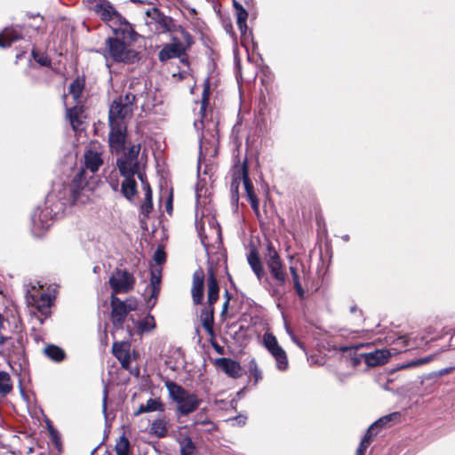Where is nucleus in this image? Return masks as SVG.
Listing matches in <instances>:
<instances>
[{"label":"nucleus","instance_id":"obj_55","mask_svg":"<svg viewBox=\"0 0 455 455\" xmlns=\"http://www.w3.org/2000/svg\"><path fill=\"white\" fill-rule=\"evenodd\" d=\"M269 292H270V294H271L272 296H275V295H277V294H278V291H277V289H276V288H272V289L269 291Z\"/></svg>","mask_w":455,"mask_h":455},{"label":"nucleus","instance_id":"obj_26","mask_svg":"<svg viewBox=\"0 0 455 455\" xmlns=\"http://www.w3.org/2000/svg\"><path fill=\"white\" fill-rule=\"evenodd\" d=\"M134 176L135 175L123 176L124 180L121 185V191L123 196L128 200H132L137 193V182Z\"/></svg>","mask_w":455,"mask_h":455},{"label":"nucleus","instance_id":"obj_22","mask_svg":"<svg viewBox=\"0 0 455 455\" xmlns=\"http://www.w3.org/2000/svg\"><path fill=\"white\" fill-rule=\"evenodd\" d=\"M210 77L205 78L204 82V90L202 93V100H201V108H200V115L201 118L204 117L205 114L206 108L209 104V98H210ZM194 126L197 131H200L204 127V122L203 119L195 120Z\"/></svg>","mask_w":455,"mask_h":455},{"label":"nucleus","instance_id":"obj_31","mask_svg":"<svg viewBox=\"0 0 455 455\" xmlns=\"http://www.w3.org/2000/svg\"><path fill=\"white\" fill-rule=\"evenodd\" d=\"M234 7L236 11V23L237 27L240 29L241 33H245L247 29L246 20L248 18V13L246 10L238 2H234Z\"/></svg>","mask_w":455,"mask_h":455},{"label":"nucleus","instance_id":"obj_53","mask_svg":"<svg viewBox=\"0 0 455 455\" xmlns=\"http://www.w3.org/2000/svg\"><path fill=\"white\" fill-rule=\"evenodd\" d=\"M285 330H286V332L288 333V335L290 336V338L291 339V335H294V333L292 332V331L290 329V327L285 323Z\"/></svg>","mask_w":455,"mask_h":455},{"label":"nucleus","instance_id":"obj_16","mask_svg":"<svg viewBox=\"0 0 455 455\" xmlns=\"http://www.w3.org/2000/svg\"><path fill=\"white\" fill-rule=\"evenodd\" d=\"M247 262L259 283H267L270 284L269 279L266 276L263 263L255 249L251 250L247 254Z\"/></svg>","mask_w":455,"mask_h":455},{"label":"nucleus","instance_id":"obj_13","mask_svg":"<svg viewBox=\"0 0 455 455\" xmlns=\"http://www.w3.org/2000/svg\"><path fill=\"white\" fill-rule=\"evenodd\" d=\"M135 279L131 273L125 269L116 268L109 278V285L112 294L127 293L133 289Z\"/></svg>","mask_w":455,"mask_h":455},{"label":"nucleus","instance_id":"obj_29","mask_svg":"<svg viewBox=\"0 0 455 455\" xmlns=\"http://www.w3.org/2000/svg\"><path fill=\"white\" fill-rule=\"evenodd\" d=\"M44 354L46 357L55 363H60L65 358L64 350L55 345H47L44 348Z\"/></svg>","mask_w":455,"mask_h":455},{"label":"nucleus","instance_id":"obj_38","mask_svg":"<svg viewBox=\"0 0 455 455\" xmlns=\"http://www.w3.org/2000/svg\"><path fill=\"white\" fill-rule=\"evenodd\" d=\"M400 418L399 412H393L386 415L373 423L377 428L387 427L391 421L397 420Z\"/></svg>","mask_w":455,"mask_h":455},{"label":"nucleus","instance_id":"obj_39","mask_svg":"<svg viewBox=\"0 0 455 455\" xmlns=\"http://www.w3.org/2000/svg\"><path fill=\"white\" fill-rule=\"evenodd\" d=\"M116 455H129L130 452V443L129 441L122 436L119 441L116 443Z\"/></svg>","mask_w":455,"mask_h":455},{"label":"nucleus","instance_id":"obj_15","mask_svg":"<svg viewBox=\"0 0 455 455\" xmlns=\"http://www.w3.org/2000/svg\"><path fill=\"white\" fill-rule=\"evenodd\" d=\"M109 146L116 153L125 148L126 124L109 123Z\"/></svg>","mask_w":455,"mask_h":455},{"label":"nucleus","instance_id":"obj_33","mask_svg":"<svg viewBox=\"0 0 455 455\" xmlns=\"http://www.w3.org/2000/svg\"><path fill=\"white\" fill-rule=\"evenodd\" d=\"M180 450V455H196V447L191 437L186 436L178 441Z\"/></svg>","mask_w":455,"mask_h":455},{"label":"nucleus","instance_id":"obj_10","mask_svg":"<svg viewBox=\"0 0 455 455\" xmlns=\"http://www.w3.org/2000/svg\"><path fill=\"white\" fill-rule=\"evenodd\" d=\"M104 161L102 158V152L99 146L93 144L91 145L84 152V169H81L75 176L74 178L80 172H84V178L85 180L90 183L92 186V191L90 193V196L92 195L93 189H94V184L93 181H90L87 178V171H90L92 174L97 172L99 169L102 166Z\"/></svg>","mask_w":455,"mask_h":455},{"label":"nucleus","instance_id":"obj_35","mask_svg":"<svg viewBox=\"0 0 455 455\" xmlns=\"http://www.w3.org/2000/svg\"><path fill=\"white\" fill-rule=\"evenodd\" d=\"M138 328L141 332H148L156 328V321L153 315H148L138 323Z\"/></svg>","mask_w":455,"mask_h":455},{"label":"nucleus","instance_id":"obj_2","mask_svg":"<svg viewBox=\"0 0 455 455\" xmlns=\"http://www.w3.org/2000/svg\"><path fill=\"white\" fill-rule=\"evenodd\" d=\"M164 385L170 398L177 403V411L180 415L188 416L200 406L202 400L196 394L188 392L172 380H166Z\"/></svg>","mask_w":455,"mask_h":455},{"label":"nucleus","instance_id":"obj_27","mask_svg":"<svg viewBox=\"0 0 455 455\" xmlns=\"http://www.w3.org/2000/svg\"><path fill=\"white\" fill-rule=\"evenodd\" d=\"M151 279L149 287L151 289L150 298L156 299L159 291H160V283H161V276H162V268L161 267H151Z\"/></svg>","mask_w":455,"mask_h":455},{"label":"nucleus","instance_id":"obj_23","mask_svg":"<svg viewBox=\"0 0 455 455\" xmlns=\"http://www.w3.org/2000/svg\"><path fill=\"white\" fill-rule=\"evenodd\" d=\"M21 37V29L20 28H6L2 34H0V47H8L12 43Z\"/></svg>","mask_w":455,"mask_h":455},{"label":"nucleus","instance_id":"obj_20","mask_svg":"<svg viewBox=\"0 0 455 455\" xmlns=\"http://www.w3.org/2000/svg\"><path fill=\"white\" fill-rule=\"evenodd\" d=\"M390 356L391 353L388 349H376L363 355L365 363L371 367L386 363Z\"/></svg>","mask_w":455,"mask_h":455},{"label":"nucleus","instance_id":"obj_8","mask_svg":"<svg viewBox=\"0 0 455 455\" xmlns=\"http://www.w3.org/2000/svg\"><path fill=\"white\" fill-rule=\"evenodd\" d=\"M108 54L116 62L134 63L138 60V52L130 49L118 37H108L106 41Z\"/></svg>","mask_w":455,"mask_h":455},{"label":"nucleus","instance_id":"obj_36","mask_svg":"<svg viewBox=\"0 0 455 455\" xmlns=\"http://www.w3.org/2000/svg\"><path fill=\"white\" fill-rule=\"evenodd\" d=\"M84 89V82L79 78L73 81L69 86V93L76 101H78Z\"/></svg>","mask_w":455,"mask_h":455},{"label":"nucleus","instance_id":"obj_43","mask_svg":"<svg viewBox=\"0 0 455 455\" xmlns=\"http://www.w3.org/2000/svg\"><path fill=\"white\" fill-rule=\"evenodd\" d=\"M154 260L158 265L157 267H160L161 264H163L165 261L166 256L165 252L158 248L155 252L153 256Z\"/></svg>","mask_w":455,"mask_h":455},{"label":"nucleus","instance_id":"obj_57","mask_svg":"<svg viewBox=\"0 0 455 455\" xmlns=\"http://www.w3.org/2000/svg\"><path fill=\"white\" fill-rule=\"evenodd\" d=\"M225 296H226V299H227L228 298H229V299H230V295H229V293H228V291H226Z\"/></svg>","mask_w":455,"mask_h":455},{"label":"nucleus","instance_id":"obj_51","mask_svg":"<svg viewBox=\"0 0 455 455\" xmlns=\"http://www.w3.org/2000/svg\"><path fill=\"white\" fill-rule=\"evenodd\" d=\"M8 339H9V337L4 335V332H1V334H0V346H3Z\"/></svg>","mask_w":455,"mask_h":455},{"label":"nucleus","instance_id":"obj_7","mask_svg":"<svg viewBox=\"0 0 455 455\" xmlns=\"http://www.w3.org/2000/svg\"><path fill=\"white\" fill-rule=\"evenodd\" d=\"M265 261L267 267L272 278L276 282V284L278 286H283L287 280L285 267L279 253L271 243H268L267 246Z\"/></svg>","mask_w":455,"mask_h":455},{"label":"nucleus","instance_id":"obj_3","mask_svg":"<svg viewBox=\"0 0 455 455\" xmlns=\"http://www.w3.org/2000/svg\"><path fill=\"white\" fill-rule=\"evenodd\" d=\"M93 10L103 20H116L119 22L120 27L115 29L117 36L121 34L123 39L131 41L136 39L137 34L132 25L116 10L108 0H97Z\"/></svg>","mask_w":455,"mask_h":455},{"label":"nucleus","instance_id":"obj_46","mask_svg":"<svg viewBox=\"0 0 455 455\" xmlns=\"http://www.w3.org/2000/svg\"><path fill=\"white\" fill-rule=\"evenodd\" d=\"M142 186L145 190V201H152V190L146 180V176L144 177V183H142Z\"/></svg>","mask_w":455,"mask_h":455},{"label":"nucleus","instance_id":"obj_28","mask_svg":"<svg viewBox=\"0 0 455 455\" xmlns=\"http://www.w3.org/2000/svg\"><path fill=\"white\" fill-rule=\"evenodd\" d=\"M243 186L246 192V196L248 201L250 202V204L252 208V210L255 212H259V200L254 193L253 190V185L251 181L250 180L249 174H248V165L246 164V179H243Z\"/></svg>","mask_w":455,"mask_h":455},{"label":"nucleus","instance_id":"obj_9","mask_svg":"<svg viewBox=\"0 0 455 455\" xmlns=\"http://www.w3.org/2000/svg\"><path fill=\"white\" fill-rule=\"evenodd\" d=\"M138 303L135 299L129 298L123 301L114 294L111 295V320L115 328H123V324L129 312L137 309Z\"/></svg>","mask_w":455,"mask_h":455},{"label":"nucleus","instance_id":"obj_40","mask_svg":"<svg viewBox=\"0 0 455 455\" xmlns=\"http://www.w3.org/2000/svg\"><path fill=\"white\" fill-rule=\"evenodd\" d=\"M249 370L251 374L253 376L255 382L257 383L262 378L261 371L259 369L255 359H251L249 362Z\"/></svg>","mask_w":455,"mask_h":455},{"label":"nucleus","instance_id":"obj_58","mask_svg":"<svg viewBox=\"0 0 455 455\" xmlns=\"http://www.w3.org/2000/svg\"><path fill=\"white\" fill-rule=\"evenodd\" d=\"M350 310H351V312H354V311H355V307H352Z\"/></svg>","mask_w":455,"mask_h":455},{"label":"nucleus","instance_id":"obj_1","mask_svg":"<svg viewBox=\"0 0 455 455\" xmlns=\"http://www.w3.org/2000/svg\"><path fill=\"white\" fill-rule=\"evenodd\" d=\"M53 190L46 196L45 206L37 207L31 216V231L36 236H41L51 227L53 219L62 214L68 206L76 203L84 204L90 198L92 186L85 180L84 172H80L68 185H63L57 192Z\"/></svg>","mask_w":455,"mask_h":455},{"label":"nucleus","instance_id":"obj_41","mask_svg":"<svg viewBox=\"0 0 455 455\" xmlns=\"http://www.w3.org/2000/svg\"><path fill=\"white\" fill-rule=\"evenodd\" d=\"M33 57L36 62H38L41 66L48 67L51 64V60L44 53H38L35 51L32 52Z\"/></svg>","mask_w":455,"mask_h":455},{"label":"nucleus","instance_id":"obj_30","mask_svg":"<svg viewBox=\"0 0 455 455\" xmlns=\"http://www.w3.org/2000/svg\"><path fill=\"white\" fill-rule=\"evenodd\" d=\"M82 113L83 108L77 105L67 109V117L74 130H77L79 125L82 124Z\"/></svg>","mask_w":455,"mask_h":455},{"label":"nucleus","instance_id":"obj_45","mask_svg":"<svg viewBox=\"0 0 455 455\" xmlns=\"http://www.w3.org/2000/svg\"><path fill=\"white\" fill-rule=\"evenodd\" d=\"M153 210V203L152 201H144V203L140 206V212L145 216H148Z\"/></svg>","mask_w":455,"mask_h":455},{"label":"nucleus","instance_id":"obj_17","mask_svg":"<svg viewBox=\"0 0 455 455\" xmlns=\"http://www.w3.org/2000/svg\"><path fill=\"white\" fill-rule=\"evenodd\" d=\"M204 288V273L199 268L193 275V284L191 289L193 301L199 305L203 301Z\"/></svg>","mask_w":455,"mask_h":455},{"label":"nucleus","instance_id":"obj_49","mask_svg":"<svg viewBox=\"0 0 455 455\" xmlns=\"http://www.w3.org/2000/svg\"><path fill=\"white\" fill-rule=\"evenodd\" d=\"M291 341L296 344L300 349L303 351H306L305 346L302 342L299 341V339L295 336L291 335Z\"/></svg>","mask_w":455,"mask_h":455},{"label":"nucleus","instance_id":"obj_50","mask_svg":"<svg viewBox=\"0 0 455 455\" xmlns=\"http://www.w3.org/2000/svg\"><path fill=\"white\" fill-rule=\"evenodd\" d=\"M107 399H108V390L105 388L104 395H103V411L106 412L107 410Z\"/></svg>","mask_w":455,"mask_h":455},{"label":"nucleus","instance_id":"obj_6","mask_svg":"<svg viewBox=\"0 0 455 455\" xmlns=\"http://www.w3.org/2000/svg\"><path fill=\"white\" fill-rule=\"evenodd\" d=\"M135 99L132 92L116 98L109 107L108 122L126 124V119L132 116L134 110Z\"/></svg>","mask_w":455,"mask_h":455},{"label":"nucleus","instance_id":"obj_11","mask_svg":"<svg viewBox=\"0 0 455 455\" xmlns=\"http://www.w3.org/2000/svg\"><path fill=\"white\" fill-rule=\"evenodd\" d=\"M53 299V295L44 292L35 286H33L31 290H28L26 294V300L28 305L34 307L39 313L46 317L50 315V307Z\"/></svg>","mask_w":455,"mask_h":455},{"label":"nucleus","instance_id":"obj_19","mask_svg":"<svg viewBox=\"0 0 455 455\" xmlns=\"http://www.w3.org/2000/svg\"><path fill=\"white\" fill-rule=\"evenodd\" d=\"M185 52L183 44L177 41L172 44H165L158 53V58L161 61L180 57Z\"/></svg>","mask_w":455,"mask_h":455},{"label":"nucleus","instance_id":"obj_12","mask_svg":"<svg viewBox=\"0 0 455 455\" xmlns=\"http://www.w3.org/2000/svg\"><path fill=\"white\" fill-rule=\"evenodd\" d=\"M263 345L275 361L276 368L279 371H286L289 366L286 352L278 344L275 336L271 332L263 335Z\"/></svg>","mask_w":455,"mask_h":455},{"label":"nucleus","instance_id":"obj_14","mask_svg":"<svg viewBox=\"0 0 455 455\" xmlns=\"http://www.w3.org/2000/svg\"><path fill=\"white\" fill-rule=\"evenodd\" d=\"M246 179V160L242 164H236L233 168V178L230 183L231 204L237 209L239 201V187Z\"/></svg>","mask_w":455,"mask_h":455},{"label":"nucleus","instance_id":"obj_25","mask_svg":"<svg viewBox=\"0 0 455 455\" xmlns=\"http://www.w3.org/2000/svg\"><path fill=\"white\" fill-rule=\"evenodd\" d=\"M168 420L165 416H161L154 419L150 425L149 433L158 438H164L167 435Z\"/></svg>","mask_w":455,"mask_h":455},{"label":"nucleus","instance_id":"obj_48","mask_svg":"<svg viewBox=\"0 0 455 455\" xmlns=\"http://www.w3.org/2000/svg\"><path fill=\"white\" fill-rule=\"evenodd\" d=\"M228 306H229V298H228L222 305V310L220 313V317L222 319H225V316L228 313Z\"/></svg>","mask_w":455,"mask_h":455},{"label":"nucleus","instance_id":"obj_18","mask_svg":"<svg viewBox=\"0 0 455 455\" xmlns=\"http://www.w3.org/2000/svg\"><path fill=\"white\" fill-rule=\"evenodd\" d=\"M129 348L130 344L127 342H115L112 347L114 355L125 370L129 369L132 361Z\"/></svg>","mask_w":455,"mask_h":455},{"label":"nucleus","instance_id":"obj_24","mask_svg":"<svg viewBox=\"0 0 455 455\" xmlns=\"http://www.w3.org/2000/svg\"><path fill=\"white\" fill-rule=\"evenodd\" d=\"M165 410L164 404L159 398H150L145 404H140L138 410L134 412V416H139L146 412L160 411L164 412Z\"/></svg>","mask_w":455,"mask_h":455},{"label":"nucleus","instance_id":"obj_44","mask_svg":"<svg viewBox=\"0 0 455 455\" xmlns=\"http://www.w3.org/2000/svg\"><path fill=\"white\" fill-rule=\"evenodd\" d=\"M376 429L377 427L373 424H371L362 440L366 439L367 443L370 445L372 436L377 435Z\"/></svg>","mask_w":455,"mask_h":455},{"label":"nucleus","instance_id":"obj_56","mask_svg":"<svg viewBox=\"0 0 455 455\" xmlns=\"http://www.w3.org/2000/svg\"><path fill=\"white\" fill-rule=\"evenodd\" d=\"M238 419H239V423H243V424H244V422H245V418H243V419H242L241 417H239Z\"/></svg>","mask_w":455,"mask_h":455},{"label":"nucleus","instance_id":"obj_54","mask_svg":"<svg viewBox=\"0 0 455 455\" xmlns=\"http://www.w3.org/2000/svg\"><path fill=\"white\" fill-rule=\"evenodd\" d=\"M183 34H184V38H185V40H186L188 43H189V42H190V40H191V36H190L188 32H184Z\"/></svg>","mask_w":455,"mask_h":455},{"label":"nucleus","instance_id":"obj_59","mask_svg":"<svg viewBox=\"0 0 455 455\" xmlns=\"http://www.w3.org/2000/svg\"><path fill=\"white\" fill-rule=\"evenodd\" d=\"M132 2L137 3L140 2L139 0H131Z\"/></svg>","mask_w":455,"mask_h":455},{"label":"nucleus","instance_id":"obj_21","mask_svg":"<svg viewBox=\"0 0 455 455\" xmlns=\"http://www.w3.org/2000/svg\"><path fill=\"white\" fill-rule=\"evenodd\" d=\"M216 363L226 374L232 378H238L242 375L240 364L230 358H218Z\"/></svg>","mask_w":455,"mask_h":455},{"label":"nucleus","instance_id":"obj_34","mask_svg":"<svg viewBox=\"0 0 455 455\" xmlns=\"http://www.w3.org/2000/svg\"><path fill=\"white\" fill-rule=\"evenodd\" d=\"M435 358V355H427V356H425V357H422V358H419V359H416V360H411L406 363H401L397 366V370H403V369H409V368H415V367H419V366H421L423 364H426V363H428L430 362H432Z\"/></svg>","mask_w":455,"mask_h":455},{"label":"nucleus","instance_id":"obj_32","mask_svg":"<svg viewBox=\"0 0 455 455\" xmlns=\"http://www.w3.org/2000/svg\"><path fill=\"white\" fill-rule=\"evenodd\" d=\"M13 389L11 376L4 371H0V396L8 395Z\"/></svg>","mask_w":455,"mask_h":455},{"label":"nucleus","instance_id":"obj_37","mask_svg":"<svg viewBox=\"0 0 455 455\" xmlns=\"http://www.w3.org/2000/svg\"><path fill=\"white\" fill-rule=\"evenodd\" d=\"M289 269H290V272H291V275L292 277L294 289H295L297 294L300 298H302L304 296L305 291L300 284L299 275L298 274L297 267L291 265V266H290Z\"/></svg>","mask_w":455,"mask_h":455},{"label":"nucleus","instance_id":"obj_4","mask_svg":"<svg viewBox=\"0 0 455 455\" xmlns=\"http://www.w3.org/2000/svg\"><path fill=\"white\" fill-rule=\"evenodd\" d=\"M207 305L204 307L200 314V320L202 326L206 332L211 336H214L213 323H214V307L213 304L219 299L220 287L212 269L208 271L207 280Z\"/></svg>","mask_w":455,"mask_h":455},{"label":"nucleus","instance_id":"obj_52","mask_svg":"<svg viewBox=\"0 0 455 455\" xmlns=\"http://www.w3.org/2000/svg\"><path fill=\"white\" fill-rule=\"evenodd\" d=\"M172 197H170L166 204V210L168 212H170L172 211Z\"/></svg>","mask_w":455,"mask_h":455},{"label":"nucleus","instance_id":"obj_47","mask_svg":"<svg viewBox=\"0 0 455 455\" xmlns=\"http://www.w3.org/2000/svg\"><path fill=\"white\" fill-rule=\"evenodd\" d=\"M368 447H369V444L367 443L366 439L362 440L359 444V447L356 450L355 455H364L365 451L367 450Z\"/></svg>","mask_w":455,"mask_h":455},{"label":"nucleus","instance_id":"obj_5","mask_svg":"<svg viewBox=\"0 0 455 455\" xmlns=\"http://www.w3.org/2000/svg\"><path fill=\"white\" fill-rule=\"evenodd\" d=\"M140 149V143L126 147L117 158L116 165L122 176L137 175L141 183H144L145 173L141 172L139 161Z\"/></svg>","mask_w":455,"mask_h":455},{"label":"nucleus","instance_id":"obj_42","mask_svg":"<svg viewBox=\"0 0 455 455\" xmlns=\"http://www.w3.org/2000/svg\"><path fill=\"white\" fill-rule=\"evenodd\" d=\"M410 338L407 335H401L394 340V344L397 346L396 349L405 348L409 346Z\"/></svg>","mask_w":455,"mask_h":455}]
</instances>
